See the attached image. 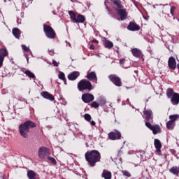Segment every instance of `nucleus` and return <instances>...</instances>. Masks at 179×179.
<instances>
[{
	"label": "nucleus",
	"instance_id": "2eb2a0df",
	"mask_svg": "<svg viewBox=\"0 0 179 179\" xmlns=\"http://www.w3.org/2000/svg\"><path fill=\"white\" fill-rule=\"evenodd\" d=\"M171 103L173 104V106H177L179 103V94L175 93L173 96L171 97Z\"/></svg>",
	"mask_w": 179,
	"mask_h": 179
},
{
	"label": "nucleus",
	"instance_id": "5701e85b",
	"mask_svg": "<svg viewBox=\"0 0 179 179\" xmlns=\"http://www.w3.org/2000/svg\"><path fill=\"white\" fill-rule=\"evenodd\" d=\"M174 94H176V92H174V90L171 88H168L166 90V96L168 97V99H171V97H173V96H174Z\"/></svg>",
	"mask_w": 179,
	"mask_h": 179
},
{
	"label": "nucleus",
	"instance_id": "09e8293b",
	"mask_svg": "<svg viewBox=\"0 0 179 179\" xmlns=\"http://www.w3.org/2000/svg\"><path fill=\"white\" fill-rule=\"evenodd\" d=\"M95 41V43H99V41Z\"/></svg>",
	"mask_w": 179,
	"mask_h": 179
},
{
	"label": "nucleus",
	"instance_id": "473e14b6",
	"mask_svg": "<svg viewBox=\"0 0 179 179\" xmlns=\"http://www.w3.org/2000/svg\"><path fill=\"white\" fill-rule=\"evenodd\" d=\"M84 118L85 120L87 121L88 122H90V121L92 120V116L87 113L84 115Z\"/></svg>",
	"mask_w": 179,
	"mask_h": 179
},
{
	"label": "nucleus",
	"instance_id": "423d86ee",
	"mask_svg": "<svg viewBox=\"0 0 179 179\" xmlns=\"http://www.w3.org/2000/svg\"><path fill=\"white\" fill-rule=\"evenodd\" d=\"M110 82H113L115 86L121 87L122 86V83L121 82V78L116 75H110L108 76Z\"/></svg>",
	"mask_w": 179,
	"mask_h": 179
},
{
	"label": "nucleus",
	"instance_id": "72a5a7b5",
	"mask_svg": "<svg viewBox=\"0 0 179 179\" xmlns=\"http://www.w3.org/2000/svg\"><path fill=\"white\" fill-rule=\"evenodd\" d=\"M91 107H93L94 108H99V107H100V104L96 101H93L91 104Z\"/></svg>",
	"mask_w": 179,
	"mask_h": 179
},
{
	"label": "nucleus",
	"instance_id": "7ed1b4c3",
	"mask_svg": "<svg viewBox=\"0 0 179 179\" xmlns=\"http://www.w3.org/2000/svg\"><path fill=\"white\" fill-rule=\"evenodd\" d=\"M78 87L80 92H82V90H89L90 92L93 89L92 88V83L85 80H81L78 84Z\"/></svg>",
	"mask_w": 179,
	"mask_h": 179
},
{
	"label": "nucleus",
	"instance_id": "de8ad7c7",
	"mask_svg": "<svg viewBox=\"0 0 179 179\" xmlns=\"http://www.w3.org/2000/svg\"><path fill=\"white\" fill-rule=\"evenodd\" d=\"M27 62H29V58H27Z\"/></svg>",
	"mask_w": 179,
	"mask_h": 179
},
{
	"label": "nucleus",
	"instance_id": "a19ab883",
	"mask_svg": "<svg viewBox=\"0 0 179 179\" xmlns=\"http://www.w3.org/2000/svg\"><path fill=\"white\" fill-rule=\"evenodd\" d=\"M120 65H124V64H125V59H120Z\"/></svg>",
	"mask_w": 179,
	"mask_h": 179
},
{
	"label": "nucleus",
	"instance_id": "3c124183",
	"mask_svg": "<svg viewBox=\"0 0 179 179\" xmlns=\"http://www.w3.org/2000/svg\"><path fill=\"white\" fill-rule=\"evenodd\" d=\"M80 135H83V134H82V133H80Z\"/></svg>",
	"mask_w": 179,
	"mask_h": 179
},
{
	"label": "nucleus",
	"instance_id": "603ef678",
	"mask_svg": "<svg viewBox=\"0 0 179 179\" xmlns=\"http://www.w3.org/2000/svg\"><path fill=\"white\" fill-rule=\"evenodd\" d=\"M28 51H29V52H31V50H28Z\"/></svg>",
	"mask_w": 179,
	"mask_h": 179
},
{
	"label": "nucleus",
	"instance_id": "7c9ffc66",
	"mask_svg": "<svg viewBox=\"0 0 179 179\" xmlns=\"http://www.w3.org/2000/svg\"><path fill=\"white\" fill-rule=\"evenodd\" d=\"M179 118V115H169V120L170 121H172V122H176L177 120Z\"/></svg>",
	"mask_w": 179,
	"mask_h": 179
},
{
	"label": "nucleus",
	"instance_id": "cd10ccee",
	"mask_svg": "<svg viewBox=\"0 0 179 179\" xmlns=\"http://www.w3.org/2000/svg\"><path fill=\"white\" fill-rule=\"evenodd\" d=\"M58 78L64 82V85H66V79L65 78V73L64 72L59 71Z\"/></svg>",
	"mask_w": 179,
	"mask_h": 179
},
{
	"label": "nucleus",
	"instance_id": "0eeeda50",
	"mask_svg": "<svg viewBox=\"0 0 179 179\" xmlns=\"http://www.w3.org/2000/svg\"><path fill=\"white\" fill-rule=\"evenodd\" d=\"M145 127L152 131L154 135H156L160 132V127H159L157 124L152 125V124L149 123L148 122H145Z\"/></svg>",
	"mask_w": 179,
	"mask_h": 179
},
{
	"label": "nucleus",
	"instance_id": "a878e982",
	"mask_svg": "<svg viewBox=\"0 0 179 179\" xmlns=\"http://www.w3.org/2000/svg\"><path fill=\"white\" fill-rule=\"evenodd\" d=\"M174 127H176V122L169 120L167 123H166V128L168 129H174Z\"/></svg>",
	"mask_w": 179,
	"mask_h": 179
},
{
	"label": "nucleus",
	"instance_id": "9d476101",
	"mask_svg": "<svg viewBox=\"0 0 179 179\" xmlns=\"http://www.w3.org/2000/svg\"><path fill=\"white\" fill-rule=\"evenodd\" d=\"M168 66L172 71L176 70V68H177V62H176V58H174V57H169L168 60Z\"/></svg>",
	"mask_w": 179,
	"mask_h": 179
},
{
	"label": "nucleus",
	"instance_id": "c85d7f7f",
	"mask_svg": "<svg viewBox=\"0 0 179 179\" xmlns=\"http://www.w3.org/2000/svg\"><path fill=\"white\" fill-rule=\"evenodd\" d=\"M8 50L6 48H3L0 49V55L1 57H3V58H5V57H7L8 55Z\"/></svg>",
	"mask_w": 179,
	"mask_h": 179
},
{
	"label": "nucleus",
	"instance_id": "a18cd8bd",
	"mask_svg": "<svg viewBox=\"0 0 179 179\" xmlns=\"http://www.w3.org/2000/svg\"><path fill=\"white\" fill-rule=\"evenodd\" d=\"M50 52H54L53 50H49Z\"/></svg>",
	"mask_w": 179,
	"mask_h": 179
},
{
	"label": "nucleus",
	"instance_id": "58836bf2",
	"mask_svg": "<svg viewBox=\"0 0 179 179\" xmlns=\"http://www.w3.org/2000/svg\"><path fill=\"white\" fill-rule=\"evenodd\" d=\"M122 173L124 176H126V177H131V173H129L128 171H123Z\"/></svg>",
	"mask_w": 179,
	"mask_h": 179
},
{
	"label": "nucleus",
	"instance_id": "a211bd4d",
	"mask_svg": "<svg viewBox=\"0 0 179 179\" xmlns=\"http://www.w3.org/2000/svg\"><path fill=\"white\" fill-rule=\"evenodd\" d=\"M154 145L157 149V152H160V150L162 149V142H160V140L155 138L154 141Z\"/></svg>",
	"mask_w": 179,
	"mask_h": 179
},
{
	"label": "nucleus",
	"instance_id": "c03bdc74",
	"mask_svg": "<svg viewBox=\"0 0 179 179\" xmlns=\"http://www.w3.org/2000/svg\"><path fill=\"white\" fill-rule=\"evenodd\" d=\"M90 48L91 50H94V46L93 45H91L90 46Z\"/></svg>",
	"mask_w": 179,
	"mask_h": 179
},
{
	"label": "nucleus",
	"instance_id": "1a4fd4ad",
	"mask_svg": "<svg viewBox=\"0 0 179 179\" xmlns=\"http://www.w3.org/2000/svg\"><path fill=\"white\" fill-rule=\"evenodd\" d=\"M82 100L84 103H90L94 100V96L92 94H84L82 95Z\"/></svg>",
	"mask_w": 179,
	"mask_h": 179
},
{
	"label": "nucleus",
	"instance_id": "f3484780",
	"mask_svg": "<svg viewBox=\"0 0 179 179\" xmlns=\"http://www.w3.org/2000/svg\"><path fill=\"white\" fill-rule=\"evenodd\" d=\"M117 15L120 16L121 20H124L127 19V11L124 9L117 10Z\"/></svg>",
	"mask_w": 179,
	"mask_h": 179
},
{
	"label": "nucleus",
	"instance_id": "ddd939ff",
	"mask_svg": "<svg viewBox=\"0 0 179 179\" xmlns=\"http://www.w3.org/2000/svg\"><path fill=\"white\" fill-rule=\"evenodd\" d=\"M80 73L79 71H73L68 76L69 80H76L79 78Z\"/></svg>",
	"mask_w": 179,
	"mask_h": 179
},
{
	"label": "nucleus",
	"instance_id": "c756f323",
	"mask_svg": "<svg viewBox=\"0 0 179 179\" xmlns=\"http://www.w3.org/2000/svg\"><path fill=\"white\" fill-rule=\"evenodd\" d=\"M24 73H25V75H27L28 78H31L32 79H34L36 78L34 73H33L31 71L29 70L24 71Z\"/></svg>",
	"mask_w": 179,
	"mask_h": 179
},
{
	"label": "nucleus",
	"instance_id": "2f4dec72",
	"mask_svg": "<svg viewBox=\"0 0 179 179\" xmlns=\"http://www.w3.org/2000/svg\"><path fill=\"white\" fill-rule=\"evenodd\" d=\"M113 3L116 5L117 8H122V5L121 4V1H120V0H113Z\"/></svg>",
	"mask_w": 179,
	"mask_h": 179
},
{
	"label": "nucleus",
	"instance_id": "f704fd0d",
	"mask_svg": "<svg viewBox=\"0 0 179 179\" xmlns=\"http://www.w3.org/2000/svg\"><path fill=\"white\" fill-rule=\"evenodd\" d=\"M48 160H49V162H50V163H52V164H55V163H57V161L55 160V159L54 157H48Z\"/></svg>",
	"mask_w": 179,
	"mask_h": 179
},
{
	"label": "nucleus",
	"instance_id": "864d4df0",
	"mask_svg": "<svg viewBox=\"0 0 179 179\" xmlns=\"http://www.w3.org/2000/svg\"><path fill=\"white\" fill-rule=\"evenodd\" d=\"M48 120V117H46V120Z\"/></svg>",
	"mask_w": 179,
	"mask_h": 179
},
{
	"label": "nucleus",
	"instance_id": "4468645a",
	"mask_svg": "<svg viewBox=\"0 0 179 179\" xmlns=\"http://www.w3.org/2000/svg\"><path fill=\"white\" fill-rule=\"evenodd\" d=\"M41 96H42L43 99H46L47 100H50V101H54V96H52V94L48 93V92H41Z\"/></svg>",
	"mask_w": 179,
	"mask_h": 179
},
{
	"label": "nucleus",
	"instance_id": "e433bc0d",
	"mask_svg": "<svg viewBox=\"0 0 179 179\" xmlns=\"http://www.w3.org/2000/svg\"><path fill=\"white\" fill-rule=\"evenodd\" d=\"M107 103V101L104 98H101L100 101L101 106H104Z\"/></svg>",
	"mask_w": 179,
	"mask_h": 179
},
{
	"label": "nucleus",
	"instance_id": "5fc2aeb1",
	"mask_svg": "<svg viewBox=\"0 0 179 179\" xmlns=\"http://www.w3.org/2000/svg\"><path fill=\"white\" fill-rule=\"evenodd\" d=\"M69 47H71V44H69Z\"/></svg>",
	"mask_w": 179,
	"mask_h": 179
},
{
	"label": "nucleus",
	"instance_id": "6e6552de",
	"mask_svg": "<svg viewBox=\"0 0 179 179\" xmlns=\"http://www.w3.org/2000/svg\"><path fill=\"white\" fill-rule=\"evenodd\" d=\"M108 138L111 141H115L116 139H121V132L118 131H112L108 134Z\"/></svg>",
	"mask_w": 179,
	"mask_h": 179
},
{
	"label": "nucleus",
	"instance_id": "f8f14e48",
	"mask_svg": "<svg viewBox=\"0 0 179 179\" xmlns=\"http://www.w3.org/2000/svg\"><path fill=\"white\" fill-rule=\"evenodd\" d=\"M128 30H130L131 31H138L140 29L139 25H138L135 22H130L129 25L127 26Z\"/></svg>",
	"mask_w": 179,
	"mask_h": 179
},
{
	"label": "nucleus",
	"instance_id": "412c9836",
	"mask_svg": "<svg viewBox=\"0 0 179 179\" xmlns=\"http://www.w3.org/2000/svg\"><path fill=\"white\" fill-rule=\"evenodd\" d=\"M20 29L17 28L13 29V34L15 38H20Z\"/></svg>",
	"mask_w": 179,
	"mask_h": 179
},
{
	"label": "nucleus",
	"instance_id": "9b49d317",
	"mask_svg": "<svg viewBox=\"0 0 179 179\" xmlns=\"http://www.w3.org/2000/svg\"><path fill=\"white\" fill-rule=\"evenodd\" d=\"M143 114L147 121H150V120H151V122H153V112H152L150 109H145Z\"/></svg>",
	"mask_w": 179,
	"mask_h": 179
},
{
	"label": "nucleus",
	"instance_id": "f257e3e1",
	"mask_svg": "<svg viewBox=\"0 0 179 179\" xmlns=\"http://www.w3.org/2000/svg\"><path fill=\"white\" fill-rule=\"evenodd\" d=\"M85 160L91 167H94L96 163H99L101 159L100 152L96 150L88 151L85 154Z\"/></svg>",
	"mask_w": 179,
	"mask_h": 179
},
{
	"label": "nucleus",
	"instance_id": "39448f33",
	"mask_svg": "<svg viewBox=\"0 0 179 179\" xmlns=\"http://www.w3.org/2000/svg\"><path fill=\"white\" fill-rule=\"evenodd\" d=\"M38 156L40 159H45L47 156H50V150L45 147H41L38 150Z\"/></svg>",
	"mask_w": 179,
	"mask_h": 179
},
{
	"label": "nucleus",
	"instance_id": "f03ea898",
	"mask_svg": "<svg viewBox=\"0 0 179 179\" xmlns=\"http://www.w3.org/2000/svg\"><path fill=\"white\" fill-rule=\"evenodd\" d=\"M30 128H36V124L30 120L26 121L19 126L20 134L22 138L29 136Z\"/></svg>",
	"mask_w": 179,
	"mask_h": 179
},
{
	"label": "nucleus",
	"instance_id": "20e7f679",
	"mask_svg": "<svg viewBox=\"0 0 179 179\" xmlns=\"http://www.w3.org/2000/svg\"><path fill=\"white\" fill-rule=\"evenodd\" d=\"M43 30L48 38H55V31H54L51 27L44 24Z\"/></svg>",
	"mask_w": 179,
	"mask_h": 179
},
{
	"label": "nucleus",
	"instance_id": "4c0bfd02",
	"mask_svg": "<svg viewBox=\"0 0 179 179\" xmlns=\"http://www.w3.org/2000/svg\"><path fill=\"white\" fill-rule=\"evenodd\" d=\"M3 59L5 58L0 55V68H2V65H3Z\"/></svg>",
	"mask_w": 179,
	"mask_h": 179
},
{
	"label": "nucleus",
	"instance_id": "8fccbe9b",
	"mask_svg": "<svg viewBox=\"0 0 179 179\" xmlns=\"http://www.w3.org/2000/svg\"><path fill=\"white\" fill-rule=\"evenodd\" d=\"M127 102L129 103V99H127Z\"/></svg>",
	"mask_w": 179,
	"mask_h": 179
},
{
	"label": "nucleus",
	"instance_id": "6ab92c4d",
	"mask_svg": "<svg viewBox=\"0 0 179 179\" xmlns=\"http://www.w3.org/2000/svg\"><path fill=\"white\" fill-rule=\"evenodd\" d=\"M103 45L105 48H108V50H110V48H113V47H114V43L107 39H105L103 41Z\"/></svg>",
	"mask_w": 179,
	"mask_h": 179
},
{
	"label": "nucleus",
	"instance_id": "b1692460",
	"mask_svg": "<svg viewBox=\"0 0 179 179\" xmlns=\"http://www.w3.org/2000/svg\"><path fill=\"white\" fill-rule=\"evenodd\" d=\"M36 176H37V174L34 171H28L27 177L29 179H36Z\"/></svg>",
	"mask_w": 179,
	"mask_h": 179
},
{
	"label": "nucleus",
	"instance_id": "ea45409f",
	"mask_svg": "<svg viewBox=\"0 0 179 179\" xmlns=\"http://www.w3.org/2000/svg\"><path fill=\"white\" fill-rule=\"evenodd\" d=\"M174 10H176V7L173 6L171 8V14L174 16Z\"/></svg>",
	"mask_w": 179,
	"mask_h": 179
},
{
	"label": "nucleus",
	"instance_id": "bb28decb",
	"mask_svg": "<svg viewBox=\"0 0 179 179\" xmlns=\"http://www.w3.org/2000/svg\"><path fill=\"white\" fill-rule=\"evenodd\" d=\"M69 15L70 16V19L73 20V23H75L76 21V13H75L73 11H69Z\"/></svg>",
	"mask_w": 179,
	"mask_h": 179
},
{
	"label": "nucleus",
	"instance_id": "37998d69",
	"mask_svg": "<svg viewBox=\"0 0 179 179\" xmlns=\"http://www.w3.org/2000/svg\"><path fill=\"white\" fill-rule=\"evenodd\" d=\"M90 124H91V125H92L93 127H94V125H96V122H94V121H91L90 122Z\"/></svg>",
	"mask_w": 179,
	"mask_h": 179
},
{
	"label": "nucleus",
	"instance_id": "dca6fc26",
	"mask_svg": "<svg viewBox=\"0 0 179 179\" xmlns=\"http://www.w3.org/2000/svg\"><path fill=\"white\" fill-rule=\"evenodd\" d=\"M87 78L89 80H94L95 83H97V76L96 75V73L94 72V71H92V72L89 73L87 75Z\"/></svg>",
	"mask_w": 179,
	"mask_h": 179
},
{
	"label": "nucleus",
	"instance_id": "49530a36",
	"mask_svg": "<svg viewBox=\"0 0 179 179\" xmlns=\"http://www.w3.org/2000/svg\"><path fill=\"white\" fill-rule=\"evenodd\" d=\"M177 68H178V69H179V64H178Z\"/></svg>",
	"mask_w": 179,
	"mask_h": 179
},
{
	"label": "nucleus",
	"instance_id": "aec40b11",
	"mask_svg": "<svg viewBox=\"0 0 179 179\" xmlns=\"http://www.w3.org/2000/svg\"><path fill=\"white\" fill-rule=\"evenodd\" d=\"M85 20H86L85 16L80 14L77 16L74 23H84Z\"/></svg>",
	"mask_w": 179,
	"mask_h": 179
},
{
	"label": "nucleus",
	"instance_id": "79ce46f5",
	"mask_svg": "<svg viewBox=\"0 0 179 179\" xmlns=\"http://www.w3.org/2000/svg\"><path fill=\"white\" fill-rule=\"evenodd\" d=\"M52 64H53V65H54L55 66H58V62H57V61L53 60V61H52Z\"/></svg>",
	"mask_w": 179,
	"mask_h": 179
},
{
	"label": "nucleus",
	"instance_id": "4be33fe9",
	"mask_svg": "<svg viewBox=\"0 0 179 179\" xmlns=\"http://www.w3.org/2000/svg\"><path fill=\"white\" fill-rule=\"evenodd\" d=\"M131 53L134 55V57H136V58L141 57V50H138V48L132 49Z\"/></svg>",
	"mask_w": 179,
	"mask_h": 179
},
{
	"label": "nucleus",
	"instance_id": "c9c22d12",
	"mask_svg": "<svg viewBox=\"0 0 179 179\" xmlns=\"http://www.w3.org/2000/svg\"><path fill=\"white\" fill-rule=\"evenodd\" d=\"M21 47L24 51H30V48H29V47H27L26 45H22Z\"/></svg>",
	"mask_w": 179,
	"mask_h": 179
},
{
	"label": "nucleus",
	"instance_id": "393cba45",
	"mask_svg": "<svg viewBox=\"0 0 179 179\" xmlns=\"http://www.w3.org/2000/svg\"><path fill=\"white\" fill-rule=\"evenodd\" d=\"M102 177L105 179H111V172L107 171L104 169L102 173Z\"/></svg>",
	"mask_w": 179,
	"mask_h": 179
}]
</instances>
